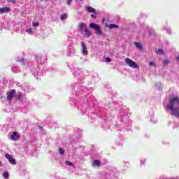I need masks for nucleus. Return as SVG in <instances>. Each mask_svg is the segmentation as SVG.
Returning <instances> with one entry per match:
<instances>
[{"label":"nucleus","instance_id":"obj_12","mask_svg":"<svg viewBox=\"0 0 179 179\" xmlns=\"http://www.w3.org/2000/svg\"><path fill=\"white\" fill-rule=\"evenodd\" d=\"M100 164H101V162L100 160H94L92 162V167H94V166H96V167H100Z\"/></svg>","mask_w":179,"mask_h":179},{"label":"nucleus","instance_id":"obj_8","mask_svg":"<svg viewBox=\"0 0 179 179\" xmlns=\"http://www.w3.org/2000/svg\"><path fill=\"white\" fill-rule=\"evenodd\" d=\"M174 103L179 104V98L178 96H175L169 100V106H174Z\"/></svg>","mask_w":179,"mask_h":179},{"label":"nucleus","instance_id":"obj_29","mask_svg":"<svg viewBox=\"0 0 179 179\" xmlns=\"http://www.w3.org/2000/svg\"><path fill=\"white\" fill-rule=\"evenodd\" d=\"M10 2H12V3H16V1H15L14 0H10Z\"/></svg>","mask_w":179,"mask_h":179},{"label":"nucleus","instance_id":"obj_24","mask_svg":"<svg viewBox=\"0 0 179 179\" xmlns=\"http://www.w3.org/2000/svg\"><path fill=\"white\" fill-rule=\"evenodd\" d=\"M149 65H150V66H155L156 67V64H155L154 62H150L149 63Z\"/></svg>","mask_w":179,"mask_h":179},{"label":"nucleus","instance_id":"obj_1","mask_svg":"<svg viewBox=\"0 0 179 179\" xmlns=\"http://www.w3.org/2000/svg\"><path fill=\"white\" fill-rule=\"evenodd\" d=\"M78 27H79V30L83 36H85L86 37H90V36L93 35L92 31L87 29V25H86V24L83 22L79 23L78 24Z\"/></svg>","mask_w":179,"mask_h":179},{"label":"nucleus","instance_id":"obj_31","mask_svg":"<svg viewBox=\"0 0 179 179\" xmlns=\"http://www.w3.org/2000/svg\"><path fill=\"white\" fill-rule=\"evenodd\" d=\"M2 166V162L0 161V167Z\"/></svg>","mask_w":179,"mask_h":179},{"label":"nucleus","instance_id":"obj_5","mask_svg":"<svg viewBox=\"0 0 179 179\" xmlns=\"http://www.w3.org/2000/svg\"><path fill=\"white\" fill-rule=\"evenodd\" d=\"M8 101H12L15 96H16V90H11L6 93Z\"/></svg>","mask_w":179,"mask_h":179},{"label":"nucleus","instance_id":"obj_10","mask_svg":"<svg viewBox=\"0 0 179 179\" xmlns=\"http://www.w3.org/2000/svg\"><path fill=\"white\" fill-rule=\"evenodd\" d=\"M10 12V8L9 7L0 8V13L2 15L3 13H8Z\"/></svg>","mask_w":179,"mask_h":179},{"label":"nucleus","instance_id":"obj_2","mask_svg":"<svg viewBox=\"0 0 179 179\" xmlns=\"http://www.w3.org/2000/svg\"><path fill=\"white\" fill-rule=\"evenodd\" d=\"M166 107L171 110V115L176 117V118L179 117V107L174 108L173 105H168Z\"/></svg>","mask_w":179,"mask_h":179},{"label":"nucleus","instance_id":"obj_13","mask_svg":"<svg viewBox=\"0 0 179 179\" xmlns=\"http://www.w3.org/2000/svg\"><path fill=\"white\" fill-rule=\"evenodd\" d=\"M19 137L20 136L17 134V131H14L10 136L12 141H16L15 138H19Z\"/></svg>","mask_w":179,"mask_h":179},{"label":"nucleus","instance_id":"obj_30","mask_svg":"<svg viewBox=\"0 0 179 179\" xmlns=\"http://www.w3.org/2000/svg\"><path fill=\"white\" fill-rule=\"evenodd\" d=\"M176 59H177V61H179V55L176 57Z\"/></svg>","mask_w":179,"mask_h":179},{"label":"nucleus","instance_id":"obj_21","mask_svg":"<svg viewBox=\"0 0 179 179\" xmlns=\"http://www.w3.org/2000/svg\"><path fill=\"white\" fill-rule=\"evenodd\" d=\"M59 155H64V153H65V150H64L63 148H59Z\"/></svg>","mask_w":179,"mask_h":179},{"label":"nucleus","instance_id":"obj_17","mask_svg":"<svg viewBox=\"0 0 179 179\" xmlns=\"http://www.w3.org/2000/svg\"><path fill=\"white\" fill-rule=\"evenodd\" d=\"M3 177L4 178H9V173H8V171H5L3 173Z\"/></svg>","mask_w":179,"mask_h":179},{"label":"nucleus","instance_id":"obj_14","mask_svg":"<svg viewBox=\"0 0 179 179\" xmlns=\"http://www.w3.org/2000/svg\"><path fill=\"white\" fill-rule=\"evenodd\" d=\"M60 19L61 20H66V19H68V14L66 13L62 14L60 16Z\"/></svg>","mask_w":179,"mask_h":179},{"label":"nucleus","instance_id":"obj_25","mask_svg":"<svg viewBox=\"0 0 179 179\" xmlns=\"http://www.w3.org/2000/svg\"><path fill=\"white\" fill-rule=\"evenodd\" d=\"M20 62L21 65H24V59H20Z\"/></svg>","mask_w":179,"mask_h":179},{"label":"nucleus","instance_id":"obj_4","mask_svg":"<svg viewBox=\"0 0 179 179\" xmlns=\"http://www.w3.org/2000/svg\"><path fill=\"white\" fill-rule=\"evenodd\" d=\"M90 27L91 29H94L96 30V34H99V36L103 34V32L101 31V29H100V25L94 24V23H91L89 24Z\"/></svg>","mask_w":179,"mask_h":179},{"label":"nucleus","instance_id":"obj_7","mask_svg":"<svg viewBox=\"0 0 179 179\" xmlns=\"http://www.w3.org/2000/svg\"><path fill=\"white\" fill-rule=\"evenodd\" d=\"M6 157L8 159V162L11 163V164H16V160L13 159V157H12L10 155L6 154Z\"/></svg>","mask_w":179,"mask_h":179},{"label":"nucleus","instance_id":"obj_33","mask_svg":"<svg viewBox=\"0 0 179 179\" xmlns=\"http://www.w3.org/2000/svg\"><path fill=\"white\" fill-rule=\"evenodd\" d=\"M45 1H50V0H45Z\"/></svg>","mask_w":179,"mask_h":179},{"label":"nucleus","instance_id":"obj_19","mask_svg":"<svg viewBox=\"0 0 179 179\" xmlns=\"http://www.w3.org/2000/svg\"><path fill=\"white\" fill-rule=\"evenodd\" d=\"M26 32L28 33L29 34H33V29H26Z\"/></svg>","mask_w":179,"mask_h":179},{"label":"nucleus","instance_id":"obj_32","mask_svg":"<svg viewBox=\"0 0 179 179\" xmlns=\"http://www.w3.org/2000/svg\"><path fill=\"white\" fill-rule=\"evenodd\" d=\"M103 22H104V20H103Z\"/></svg>","mask_w":179,"mask_h":179},{"label":"nucleus","instance_id":"obj_11","mask_svg":"<svg viewBox=\"0 0 179 179\" xmlns=\"http://www.w3.org/2000/svg\"><path fill=\"white\" fill-rule=\"evenodd\" d=\"M134 44L135 45V47H136V48H138V50H143V46H142V43H138V42H134Z\"/></svg>","mask_w":179,"mask_h":179},{"label":"nucleus","instance_id":"obj_6","mask_svg":"<svg viewBox=\"0 0 179 179\" xmlns=\"http://www.w3.org/2000/svg\"><path fill=\"white\" fill-rule=\"evenodd\" d=\"M81 45L83 47V49L81 50L83 55H87L88 52H87V48L86 47V43H85V42L82 41Z\"/></svg>","mask_w":179,"mask_h":179},{"label":"nucleus","instance_id":"obj_22","mask_svg":"<svg viewBox=\"0 0 179 179\" xmlns=\"http://www.w3.org/2000/svg\"><path fill=\"white\" fill-rule=\"evenodd\" d=\"M157 52H158V54H159V55L164 54V51L162 49H158V51Z\"/></svg>","mask_w":179,"mask_h":179},{"label":"nucleus","instance_id":"obj_20","mask_svg":"<svg viewBox=\"0 0 179 179\" xmlns=\"http://www.w3.org/2000/svg\"><path fill=\"white\" fill-rule=\"evenodd\" d=\"M72 2H73V0H66V5H68L69 6L72 3Z\"/></svg>","mask_w":179,"mask_h":179},{"label":"nucleus","instance_id":"obj_16","mask_svg":"<svg viewBox=\"0 0 179 179\" xmlns=\"http://www.w3.org/2000/svg\"><path fill=\"white\" fill-rule=\"evenodd\" d=\"M65 164H67V166H70V167H73V166H75L72 162H71V161H66Z\"/></svg>","mask_w":179,"mask_h":179},{"label":"nucleus","instance_id":"obj_9","mask_svg":"<svg viewBox=\"0 0 179 179\" xmlns=\"http://www.w3.org/2000/svg\"><path fill=\"white\" fill-rule=\"evenodd\" d=\"M85 10L89 13H96V9L90 6H85Z\"/></svg>","mask_w":179,"mask_h":179},{"label":"nucleus","instance_id":"obj_23","mask_svg":"<svg viewBox=\"0 0 179 179\" xmlns=\"http://www.w3.org/2000/svg\"><path fill=\"white\" fill-rule=\"evenodd\" d=\"M34 27H38L40 26V24L38 22H33Z\"/></svg>","mask_w":179,"mask_h":179},{"label":"nucleus","instance_id":"obj_27","mask_svg":"<svg viewBox=\"0 0 179 179\" xmlns=\"http://www.w3.org/2000/svg\"><path fill=\"white\" fill-rule=\"evenodd\" d=\"M169 62H170L169 60H164V65H167V64H169Z\"/></svg>","mask_w":179,"mask_h":179},{"label":"nucleus","instance_id":"obj_15","mask_svg":"<svg viewBox=\"0 0 179 179\" xmlns=\"http://www.w3.org/2000/svg\"><path fill=\"white\" fill-rule=\"evenodd\" d=\"M109 29H118L120 27L115 24H110L108 26Z\"/></svg>","mask_w":179,"mask_h":179},{"label":"nucleus","instance_id":"obj_3","mask_svg":"<svg viewBox=\"0 0 179 179\" xmlns=\"http://www.w3.org/2000/svg\"><path fill=\"white\" fill-rule=\"evenodd\" d=\"M124 62L125 64H127V65L130 66V68H134V69H139V65H138L135 62L128 57L124 59Z\"/></svg>","mask_w":179,"mask_h":179},{"label":"nucleus","instance_id":"obj_28","mask_svg":"<svg viewBox=\"0 0 179 179\" xmlns=\"http://www.w3.org/2000/svg\"><path fill=\"white\" fill-rule=\"evenodd\" d=\"M91 17H92V19H96V17H97L96 15H94V14H92Z\"/></svg>","mask_w":179,"mask_h":179},{"label":"nucleus","instance_id":"obj_18","mask_svg":"<svg viewBox=\"0 0 179 179\" xmlns=\"http://www.w3.org/2000/svg\"><path fill=\"white\" fill-rule=\"evenodd\" d=\"M15 97L17 99V100H20V99L22 98V94H18L17 95L15 94Z\"/></svg>","mask_w":179,"mask_h":179},{"label":"nucleus","instance_id":"obj_26","mask_svg":"<svg viewBox=\"0 0 179 179\" xmlns=\"http://www.w3.org/2000/svg\"><path fill=\"white\" fill-rule=\"evenodd\" d=\"M105 59H106V62H111V58L110 57H106Z\"/></svg>","mask_w":179,"mask_h":179}]
</instances>
